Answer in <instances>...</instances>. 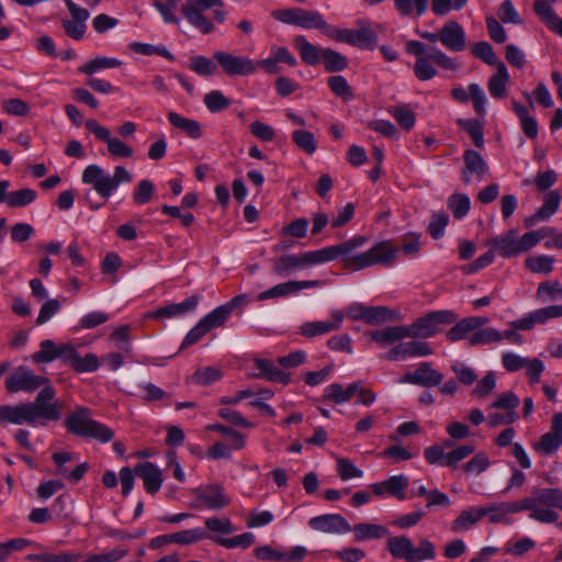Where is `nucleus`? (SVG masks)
<instances>
[{
	"label": "nucleus",
	"mask_w": 562,
	"mask_h": 562,
	"mask_svg": "<svg viewBox=\"0 0 562 562\" xmlns=\"http://www.w3.org/2000/svg\"><path fill=\"white\" fill-rule=\"evenodd\" d=\"M210 538L209 532L201 527L192 528V529H184L177 532L171 533V541L172 543L180 544V546H189L192 543H196L199 541H202L204 539Z\"/></svg>",
	"instance_id": "34"
},
{
	"label": "nucleus",
	"mask_w": 562,
	"mask_h": 562,
	"mask_svg": "<svg viewBox=\"0 0 562 562\" xmlns=\"http://www.w3.org/2000/svg\"><path fill=\"white\" fill-rule=\"evenodd\" d=\"M292 139L299 148L308 155L314 154L317 149V143L312 132L296 130L292 133Z\"/></svg>",
	"instance_id": "48"
},
{
	"label": "nucleus",
	"mask_w": 562,
	"mask_h": 562,
	"mask_svg": "<svg viewBox=\"0 0 562 562\" xmlns=\"http://www.w3.org/2000/svg\"><path fill=\"white\" fill-rule=\"evenodd\" d=\"M41 349L32 355V359L37 363H49L58 359L60 345H56L53 340H43L40 345Z\"/></svg>",
	"instance_id": "39"
},
{
	"label": "nucleus",
	"mask_w": 562,
	"mask_h": 562,
	"mask_svg": "<svg viewBox=\"0 0 562 562\" xmlns=\"http://www.w3.org/2000/svg\"><path fill=\"white\" fill-rule=\"evenodd\" d=\"M198 501L205 504L210 509H220L226 507L231 499L224 493V488L220 485H209L198 492Z\"/></svg>",
	"instance_id": "26"
},
{
	"label": "nucleus",
	"mask_w": 562,
	"mask_h": 562,
	"mask_svg": "<svg viewBox=\"0 0 562 562\" xmlns=\"http://www.w3.org/2000/svg\"><path fill=\"white\" fill-rule=\"evenodd\" d=\"M458 124L471 136L474 145L476 147H483L484 145V136H483V127L476 120H458Z\"/></svg>",
	"instance_id": "56"
},
{
	"label": "nucleus",
	"mask_w": 562,
	"mask_h": 562,
	"mask_svg": "<svg viewBox=\"0 0 562 562\" xmlns=\"http://www.w3.org/2000/svg\"><path fill=\"white\" fill-rule=\"evenodd\" d=\"M65 427L72 435L93 438L101 442H109L114 437L112 429L90 417V411L87 407H78L68 415L65 419Z\"/></svg>",
	"instance_id": "5"
},
{
	"label": "nucleus",
	"mask_w": 562,
	"mask_h": 562,
	"mask_svg": "<svg viewBox=\"0 0 562 562\" xmlns=\"http://www.w3.org/2000/svg\"><path fill=\"white\" fill-rule=\"evenodd\" d=\"M496 387V375L493 371L487 372L472 390V395L476 397H485L490 395Z\"/></svg>",
	"instance_id": "61"
},
{
	"label": "nucleus",
	"mask_w": 562,
	"mask_h": 562,
	"mask_svg": "<svg viewBox=\"0 0 562 562\" xmlns=\"http://www.w3.org/2000/svg\"><path fill=\"white\" fill-rule=\"evenodd\" d=\"M506 515L524 510L529 512V518L541 524H553L559 519L554 510H562V490L557 487H536L530 496L503 503Z\"/></svg>",
	"instance_id": "2"
},
{
	"label": "nucleus",
	"mask_w": 562,
	"mask_h": 562,
	"mask_svg": "<svg viewBox=\"0 0 562 562\" xmlns=\"http://www.w3.org/2000/svg\"><path fill=\"white\" fill-rule=\"evenodd\" d=\"M308 526L327 533H346L351 530L349 522L338 514H325L310 519Z\"/></svg>",
	"instance_id": "17"
},
{
	"label": "nucleus",
	"mask_w": 562,
	"mask_h": 562,
	"mask_svg": "<svg viewBox=\"0 0 562 562\" xmlns=\"http://www.w3.org/2000/svg\"><path fill=\"white\" fill-rule=\"evenodd\" d=\"M61 418V404L56 400L55 390L43 387L32 402L0 406V424H27L32 427L46 426Z\"/></svg>",
	"instance_id": "1"
},
{
	"label": "nucleus",
	"mask_w": 562,
	"mask_h": 562,
	"mask_svg": "<svg viewBox=\"0 0 562 562\" xmlns=\"http://www.w3.org/2000/svg\"><path fill=\"white\" fill-rule=\"evenodd\" d=\"M37 193L33 189L24 188L9 192L7 204L10 207H23L35 201Z\"/></svg>",
	"instance_id": "42"
},
{
	"label": "nucleus",
	"mask_w": 562,
	"mask_h": 562,
	"mask_svg": "<svg viewBox=\"0 0 562 562\" xmlns=\"http://www.w3.org/2000/svg\"><path fill=\"white\" fill-rule=\"evenodd\" d=\"M396 248L390 240H382L363 252L352 251L344 260V267L358 271L374 265L391 266L395 259Z\"/></svg>",
	"instance_id": "6"
},
{
	"label": "nucleus",
	"mask_w": 562,
	"mask_h": 562,
	"mask_svg": "<svg viewBox=\"0 0 562 562\" xmlns=\"http://www.w3.org/2000/svg\"><path fill=\"white\" fill-rule=\"evenodd\" d=\"M81 180L104 200H108L121 183H130L133 176L124 166H116L113 175H109L98 165H89L82 171Z\"/></svg>",
	"instance_id": "3"
},
{
	"label": "nucleus",
	"mask_w": 562,
	"mask_h": 562,
	"mask_svg": "<svg viewBox=\"0 0 562 562\" xmlns=\"http://www.w3.org/2000/svg\"><path fill=\"white\" fill-rule=\"evenodd\" d=\"M560 201L561 195L558 191L548 192L543 198L542 206L525 220V226L530 227L539 222L549 220L558 211Z\"/></svg>",
	"instance_id": "24"
},
{
	"label": "nucleus",
	"mask_w": 562,
	"mask_h": 562,
	"mask_svg": "<svg viewBox=\"0 0 562 562\" xmlns=\"http://www.w3.org/2000/svg\"><path fill=\"white\" fill-rule=\"evenodd\" d=\"M463 159L462 180L465 184L471 182V175H475L480 180H483L488 173V165L480 153L467 149L463 154Z\"/></svg>",
	"instance_id": "21"
},
{
	"label": "nucleus",
	"mask_w": 562,
	"mask_h": 562,
	"mask_svg": "<svg viewBox=\"0 0 562 562\" xmlns=\"http://www.w3.org/2000/svg\"><path fill=\"white\" fill-rule=\"evenodd\" d=\"M386 549L394 559L405 562H424L436 558V547L427 538L419 539L415 546L406 536H393L387 539Z\"/></svg>",
	"instance_id": "4"
},
{
	"label": "nucleus",
	"mask_w": 562,
	"mask_h": 562,
	"mask_svg": "<svg viewBox=\"0 0 562 562\" xmlns=\"http://www.w3.org/2000/svg\"><path fill=\"white\" fill-rule=\"evenodd\" d=\"M329 24L325 21L323 15L317 11L301 10L300 27L316 29L326 35Z\"/></svg>",
	"instance_id": "38"
},
{
	"label": "nucleus",
	"mask_w": 562,
	"mask_h": 562,
	"mask_svg": "<svg viewBox=\"0 0 562 562\" xmlns=\"http://www.w3.org/2000/svg\"><path fill=\"white\" fill-rule=\"evenodd\" d=\"M458 315L449 310L434 311L408 325L409 338H429L440 330L442 325L454 324Z\"/></svg>",
	"instance_id": "8"
},
{
	"label": "nucleus",
	"mask_w": 562,
	"mask_h": 562,
	"mask_svg": "<svg viewBox=\"0 0 562 562\" xmlns=\"http://www.w3.org/2000/svg\"><path fill=\"white\" fill-rule=\"evenodd\" d=\"M537 299L541 302L559 301L562 299V285L560 282H542L537 289Z\"/></svg>",
	"instance_id": "43"
},
{
	"label": "nucleus",
	"mask_w": 562,
	"mask_h": 562,
	"mask_svg": "<svg viewBox=\"0 0 562 562\" xmlns=\"http://www.w3.org/2000/svg\"><path fill=\"white\" fill-rule=\"evenodd\" d=\"M122 61L113 57H97L79 67V72L92 76L101 69L117 68Z\"/></svg>",
	"instance_id": "37"
},
{
	"label": "nucleus",
	"mask_w": 562,
	"mask_h": 562,
	"mask_svg": "<svg viewBox=\"0 0 562 562\" xmlns=\"http://www.w3.org/2000/svg\"><path fill=\"white\" fill-rule=\"evenodd\" d=\"M199 302V295H191L180 303L168 304L148 313V317L153 319L180 317L193 312L196 308Z\"/></svg>",
	"instance_id": "18"
},
{
	"label": "nucleus",
	"mask_w": 562,
	"mask_h": 562,
	"mask_svg": "<svg viewBox=\"0 0 562 562\" xmlns=\"http://www.w3.org/2000/svg\"><path fill=\"white\" fill-rule=\"evenodd\" d=\"M474 451L475 447L473 445L459 446L447 453V459L446 462H443V467L456 470L459 463Z\"/></svg>",
	"instance_id": "53"
},
{
	"label": "nucleus",
	"mask_w": 562,
	"mask_h": 562,
	"mask_svg": "<svg viewBox=\"0 0 562 562\" xmlns=\"http://www.w3.org/2000/svg\"><path fill=\"white\" fill-rule=\"evenodd\" d=\"M333 321H318V322H307L301 326V334L304 337H315L318 335H324L330 333L333 330H337L340 328L344 313L340 311H335L331 313Z\"/></svg>",
	"instance_id": "22"
},
{
	"label": "nucleus",
	"mask_w": 562,
	"mask_h": 562,
	"mask_svg": "<svg viewBox=\"0 0 562 562\" xmlns=\"http://www.w3.org/2000/svg\"><path fill=\"white\" fill-rule=\"evenodd\" d=\"M180 0H153V7L161 14L165 23H179V19L173 13Z\"/></svg>",
	"instance_id": "50"
},
{
	"label": "nucleus",
	"mask_w": 562,
	"mask_h": 562,
	"mask_svg": "<svg viewBox=\"0 0 562 562\" xmlns=\"http://www.w3.org/2000/svg\"><path fill=\"white\" fill-rule=\"evenodd\" d=\"M385 481H386L387 493L390 495L395 496L401 501L405 498L404 490L408 486V477L407 476L400 474V475L391 476L390 479H387Z\"/></svg>",
	"instance_id": "64"
},
{
	"label": "nucleus",
	"mask_w": 562,
	"mask_h": 562,
	"mask_svg": "<svg viewBox=\"0 0 562 562\" xmlns=\"http://www.w3.org/2000/svg\"><path fill=\"white\" fill-rule=\"evenodd\" d=\"M154 191L155 186L150 180H140L133 193V200L138 205L146 204L151 200Z\"/></svg>",
	"instance_id": "60"
},
{
	"label": "nucleus",
	"mask_w": 562,
	"mask_h": 562,
	"mask_svg": "<svg viewBox=\"0 0 562 562\" xmlns=\"http://www.w3.org/2000/svg\"><path fill=\"white\" fill-rule=\"evenodd\" d=\"M223 5V0H186L181 12L192 26L203 34H209L214 30V24L204 14V11L211 8H222Z\"/></svg>",
	"instance_id": "10"
},
{
	"label": "nucleus",
	"mask_w": 562,
	"mask_h": 562,
	"mask_svg": "<svg viewBox=\"0 0 562 562\" xmlns=\"http://www.w3.org/2000/svg\"><path fill=\"white\" fill-rule=\"evenodd\" d=\"M553 258L547 255L528 257L525 260V266L535 273L548 274L553 268Z\"/></svg>",
	"instance_id": "52"
},
{
	"label": "nucleus",
	"mask_w": 562,
	"mask_h": 562,
	"mask_svg": "<svg viewBox=\"0 0 562 562\" xmlns=\"http://www.w3.org/2000/svg\"><path fill=\"white\" fill-rule=\"evenodd\" d=\"M432 353L430 345L423 340H409L406 342H400L387 352L381 356V358L387 361L405 360L407 358L426 357Z\"/></svg>",
	"instance_id": "14"
},
{
	"label": "nucleus",
	"mask_w": 562,
	"mask_h": 562,
	"mask_svg": "<svg viewBox=\"0 0 562 562\" xmlns=\"http://www.w3.org/2000/svg\"><path fill=\"white\" fill-rule=\"evenodd\" d=\"M370 335L375 342L391 345L404 338H409V330L408 326H390L382 330L372 331Z\"/></svg>",
	"instance_id": "32"
},
{
	"label": "nucleus",
	"mask_w": 562,
	"mask_h": 562,
	"mask_svg": "<svg viewBox=\"0 0 562 562\" xmlns=\"http://www.w3.org/2000/svg\"><path fill=\"white\" fill-rule=\"evenodd\" d=\"M483 517H485V512L481 507L464 509L451 522V530L454 532L469 530Z\"/></svg>",
	"instance_id": "28"
},
{
	"label": "nucleus",
	"mask_w": 562,
	"mask_h": 562,
	"mask_svg": "<svg viewBox=\"0 0 562 562\" xmlns=\"http://www.w3.org/2000/svg\"><path fill=\"white\" fill-rule=\"evenodd\" d=\"M435 65L448 69L456 70L458 63L454 58L448 56L439 48L431 47L426 57L416 59L414 64V75L422 81H427L435 78L438 74Z\"/></svg>",
	"instance_id": "9"
},
{
	"label": "nucleus",
	"mask_w": 562,
	"mask_h": 562,
	"mask_svg": "<svg viewBox=\"0 0 562 562\" xmlns=\"http://www.w3.org/2000/svg\"><path fill=\"white\" fill-rule=\"evenodd\" d=\"M47 382L46 378L34 374L25 366H20L5 379V389L10 393L33 392Z\"/></svg>",
	"instance_id": "13"
},
{
	"label": "nucleus",
	"mask_w": 562,
	"mask_h": 562,
	"mask_svg": "<svg viewBox=\"0 0 562 562\" xmlns=\"http://www.w3.org/2000/svg\"><path fill=\"white\" fill-rule=\"evenodd\" d=\"M328 86L337 97L344 100H351L353 97V93L348 81L342 76L337 75L329 77Z\"/></svg>",
	"instance_id": "59"
},
{
	"label": "nucleus",
	"mask_w": 562,
	"mask_h": 562,
	"mask_svg": "<svg viewBox=\"0 0 562 562\" xmlns=\"http://www.w3.org/2000/svg\"><path fill=\"white\" fill-rule=\"evenodd\" d=\"M389 112L403 130L411 131L414 127L415 114L408 105L394 106Z\"/></svg>",
	"instance_id": "47"
},
{
	"label": "nucleus",
	"mask_w": 562,
	"mask_h": 562,
	"mask_svg": "<svg viewBox=\"0 0 562 562\" xmlns=\"http://www.w3.org/2000/svg\"><path fill=\"white\" fill-rule=\"evenodd\" d=\"M491 465V461L485 452L475 453L468 462L462 465V470L469 475H480Z\"/></svg>",
	"instance_id": "45"
},
{
	"label": "nucleus",
	"mask_w": 562,
	"mask_h": 562,
	"mask_svg": "<svg viewBox=\"0 0 562 562\" xmlns=\"http://www.w3.org/2000/svg\"><path fill=\"white\" fill-rule=\"evenodd\" d=\"M509 74L504 63L499 61L496 65V72L490 78L487 87L491 95L495 99H501L506 93Z\"/></svg>",
	"instance_id": "30"
},
{
	"label": "nucleus",
	"mask_w": 562,
	"mask_h": 562,
	"mask_svg": "<svg viewBox=\"0 0 562 562\" xmlns=\"http://www.w3.org/2000/svg\"><path fill=\"white\" fill-rule=\"evenodd\" d=\"M562 446V413H557L551 419L550 431L542 435L539 441L532 445L536 452L550 456Z\"/></svg>",
	"instance_id": "15"
},
{
	"label": "nucleus",
	"mask_w": 562,
	"mask_h": 562,
	"mask_svg": "<svg viewBox=\"0 0 562 562\" xmlns=\"http://www.w3.org/2000/svg\"><path fill=\"white\" fill-rule=\"evenodd\" d=\"M468 3V0H431V10L436 15L443 16L450 11H460Z\"/></svg>",
	"instance_id": "58"
},
{
	"label": "nucleus",
	"mask_w": 562,
	"mask_h": 562,
	"mask_svg": "<svg viewBox=\"0 0 562 562\" xmlns=\"http://www.w3.org/2000/svg\"><path fill=\"white\" fill-rule=\"evenodd\" d=\"M356 541L381 539L389 535L387 528L382 525L360 522L351 527Z\"/></svg>",
	"instance_id": "31"
},
{
	"label": "nucleus",
	"mask_w": 562,
	"mask_h": 562,
	"mask_svg": "<svg viewBox=\"0 0 562 562\" xmlns=\"http://www.w3.org/2000/svg\"><path fill=\"white\" fill-rule=\"evenodd\" d=\"M323 283L321 280H305V281H288L279 283L258 295L259 301L269 300L273 297H282L289 294L297 293L304 289L317 288Z\"/></svg>",
	"instance_id": "19"
},
{
	"label": "nucleus",
	"mask_w": 562,
	"mask_h": 562,
	"mask_svg": "<svg viewBox=\"0 0 562 562\" xmlns=\"http://www.w3.org/2000/svg\"><path fill=\"white\" fill-rule=\"evenodd\" d=\"M203 102L212 113L221 112L231 105V100L223 92L213 90L204 95Z\"/></svg>",
	"instance_id": "51"
},
{
	"label": "nucleus",
	"mask_w": 562,
	"mask_h": 562,
	"mask_svg": "<svg viewBox=\"0 0 562 562\" xmlns=\"http://www.w3.org/2000/svg\"><path fill=\"white\" fill-rule=\"evenodd\" d=\"M228 317L227 310L221 305L203 316L199 322L207 331H211L214 328L223 326Z\"/></svg>",
	"instance_id": "49"
},
{
	"label": "nucleus",
	"mask_w": 562,
	"mask_h": 562,
	"mask_svg": "<svg viewBox=\"0 0 562 562\" xmlns=\"http://www.w3.org/2000/svg\"><path fill=\"white\" fill-rule=\"evenodd\" d=\"M488 244L504 258L520 255L516 229H509L505 234L492 238Z\"/></svg>",
	"instance_id": "25"
},
{
	"label": "nucleus",
	"mask_w": 562,
	"mask_h": 562,
	"mask_svg": "<svg viewBox=\"0 0 562 562\" xmlns=\"http://www.w3.org/2000/svg\"><path fill=\"white\" fill-rule=\"evenodd\" d=\"M368 243L364 236H355L340 244L324 247L322 249L306 251L300 254L303 268L322 265L341 257L342 261L358 248L363 247Z\"/></svg>",
	"instance_id": "7"
},
{
	"label": "nucleus",
	"mask_w": 562,
	"mask_h": 562,
	"mask_svg": "<svg viewBox=\"0 0 562 562\" xmlns=\"http://www.w3.org/2000/svg\"><path fill=\"white\" fill-rule=\"evenodd\" d=\"M475 330L471 317H465L457 322L447 333V338L454 342L467 338L470 331Z\"/></svg>",
	"instance_id": "55"
},
{
	"label": "nucleus",
	"mask_w": 562,
	"mask_h": 562,
	"mask_svg": "<svg viewBox=\"0 0 562 562\" xmlns=\"http://www.w3.org/2000/svg\"><path fill=\"white\" fill-rule=\"evenodd\" d=\"M337 472L342 481L361 477L363 475L362 470L357 468L350 460L346 458L337 459Z\"/></svg>",
	"instance_id": "63"
},
{
	"label": "nucleus",
	"mask_w": 562,
	"mask_h": 562,
	"mask_svg": "<svg viewBox=\"0 0 562 562\" xmlns=\"http://www.w3.org/2000/svg\"><path fill=\"white\" fill-rule=\"evenodd\" d=\"M322 60L328 72L341 71L348 65L347 57L330 48H324Z\"/></svg>",
	"instance_id": "41"
},
{
	"label": "nucleus",
	"mask_w": 562,
	"mask_h": 562,
	"mask_svg": "<svg viewBox=\"0 0 562 562\" xmlns=\"http://www.w3.org/2000/svg\"><path fill=\"white\" fill-rule=\"evenodd\" d=\"M429 0H394L396 10L404 16H409L414 10L422 16L428 8Z\"/></svg>",
	"instance_id": "44"
},
{
	"label": "nucleus",
	"mask_w": 562,
	"mask_h": 562,
	"mask_svg": "<svg viewBox=\"0 0 562 562\" xmlns=\"http://www.w3.org/2000/svg\"><path fill=\"white\" fill-rule=\"evenodd\" d=\"M294 45H295V48L297 49L302 60L305 64H307L310 66H315V65L319 64V61L322 60V55H323L324 48H319V47L313 45L305 38V36L297 35L294 38Z\"/></svg>",
	"instance_id": "27"
},
{
	"label": "nucleus",
	"mask_w": 562,
	"mask_h": 562,
	"mask_svg": "<svg viewBox=\"0 0 562 562\" xmlns=\"http://www.w3.org/2000/svg\"><path fill=\"white\" fill-rule=\"evenodd\" d=\"M256 368L260 371V376L266 378L272 382H279L283 385L290 383L291 378L289 373L280 370L272 361L267 359H256Z\"/></svg>",
	"instance_id": "29"
},
{
	"label": "nucleus",
	"mask_w": 562,
	"mask_h": 562,
	"mask_svg": "<svg viewBox=\"0 0 562 562\" xmlns=\"http://www.w3.org/2000/svg\"><path fill=\"white\" fill-rule=\"evenodd\" d=\"M503 339V334L493 327H486L479 329L470 337H468V344L470 346L487 345L492 342H499Z\"/></svg>",
	"instance_id": "40"
},
{
	"label": "nucleus",
	"mask_w": 562,
	"mask_h": 562,
	"mask_svg": "<svg viewBox=\"0 0 562 562\" xmlns=\"http://www.w3.org/2000/svg\"><path fill=\"white\" fill-rule=\"evenodd\" d=\"M213 58L228 76L246 77L257 71L256 61L246 56L217 50L214 53Z\"/></svg>",
	"instance_id": "12"
},
{
	"label": "nucleus",
	"mask_w": 562,
	"mask_h": 562,
	"mask_svg": "<svg viewBox=\"0 0 562 562\" xmlns=\"http://www.w3.org/2000/svg\"><path fill=\"white\" fill-rule=\"evenodd\" d=\"M255 535L251 532H244L232 538H216L214 541L227 549L231 548H249L255 542Z\"/></svg>",
	"instance_id": "54"
},
{
	"label": "nucleus",
	"mask_w": 562,
	"mask_h": 562,
	"mask_svg": "<svg viewBox=\"0 0 562 562\" xmlns=\"http://www.w3.org/2000/svg\"><path fill=\"white\" fill-rule=\"evenodd\" d=\"M471 201L467 194L456 193L448 199V207L458 220L463 218L470 211Z\"/></svg>",
	"instance_id": "46"
},
{
	"label": "nucleus",
	"mask_w": 562,
	"mask_h": 562,
	"mask_svg": "<svg viewBox=\"0 0 562 562\" xmlns=\"http://www.w3.org/2000/svg\"><path fill=\"white\" fill-rule=\"evenodd\" d=\"M190 69L200 76H213L217 67L212 59L200 55L190 58Z\"/></svg>",
	"instance_id": "57"
},
{
	"label": "nucleus",
	"mask_w": 562,
	"mask_h": 562,
	"mask_svg": "<svg viewBox=\"0 0 562 562\" xmlns=\"http://www.w3.org/2000/svg\"><path fill=\"white\" fill-rule=\"evenodd\" d=\"M168 121L175 127L184 132L191 138H200L202 136L201 125L198 121L181 116L177 112L170 111L168 113Z\"/></svg>",
	"instance_id": "33"
},
{
	"label": "nucleus",
	"mask_w": 562,
	"mask_h": 562,
	"mask_svg": "<svg viewBox=\"0 0 562 562\" xmlns=\"http://www.w3.org/2000/svg\"><path fill=\"white\" fill-rule=\"evenodd\" d=\"M472 54L487 65H497V57L493 47L487 42H477L471 48Z\"/></svg>",
	"instance_id": "62"
},
{
	"label": "nucleus",
	"mask_w": 562,
	"mask_h": 562,
	"mask_svg": "<svg viewBox=\"0 0 562 562\" xmlns=\"http://www.w3.org/2000/svg\"><path fill=\"white\" fill-rule=\"evenodd\" d=\"M397 318L395 311L385 306H368L364 322L370 325H381Z\"/></svg>",
	"instance_id": "36"
},
{
	"label": "nucleus",
	"mask_w": 562,
	"mask_h": 562,
	"mask_svg": "<svg viewBox=\"0 0 562 562\" xmlns=\"http://www.w3.org/2000/svg\"><path fill=\"white\" fill-rule=\"evenodd\" d=\"M85 125L95 138L106 143L108 151L112 157L131 158L134 155V150L130 145L117 137H112L110 130L100 125L97 120L89 119L86 121Z\"/></svg>",
	"instance_id": "11"
},
{
	"label": "nucleus",
	"mask_w": 562,
	"mask_h": 562,
	"mask_svg": "<svg viewBox=\"0 0 562 562\" xmlns=\"http://www.w3.org/2000/svg\"><path fill=\"white\" fill-rule=\"evenodd\" d=\"M301 256L299 255H283L272 260V270L278 276H284L296 269H302Z\"/></svg>",
	"instance_id": "35"
},
{
	"label": "nucleus",
	"mask_w": 562,
	"mask_h": 562,
	"mask_svg": "<svg viewBox=\"0 0 562 562\" xmlns=\"http://www.w3.org/2000/svg\"><path fill=\"white\" fill-rule=\"evenodd\" d=\"M441 44L451 52H462L465 48V32L457 21L450 20L442 25Z\"/></svg>",
	"instance_id": "20"
},
{
	"label": "nucleus",
	"mask_w": 562,
	"mask_h": 562,
	"mask_svg": "<svg viewBox=\"0 0 562 562\" xmlns=\"http://www.w3.org/2000/svg\"><path fill=\"white\" fill-rule=\"evenodd\" d=\"M135 474L143 480L147 493H157L162 484L161 471L151 462H143L135 465Z\"/></svg>",
	"instance_id": "23"
},
{
	"label": "nucleus",
	"mask_w": 562,
	"mask_h": 562,
	"mask_svg": "<svg viewBox=\"0 0 562 562\" xmlns=\"http://www.w3.org/2000/svg\"><path fill=\"white\" fill-rule=\"evenodd\" d=\"M443 375L435 370L430 362H420L417 368L400 378V383H408L425 387L438 386L441 384Z\"/></svg>",
	"instance_id": "16"
}]
</instances>
